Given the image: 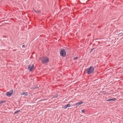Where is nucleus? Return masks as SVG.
Masks as SVG:
<instances>
[{
	"mask_svg": "<svg viewBox=\"0 0 123 123\" xmlns=\"http://www.w3.org/2000/svg\"><path fill=\"white\" fill-rule=\"evenodd\" d=\"M82 112L83 113H84L85 112V110H83L82 111Z\"/></svg>",
	"mask_w": 123,
	"mask_h": 123,
	"instance_id": "nucleus-15",
	"label": "nucleus"
},
{
	"mask_svg": "<svg viewBox=\"0 0 123 123\" xmlns=\"http://www.w3.org/2000/svg\"><path fill=\"white\" fill-rule=\"evenodd\" d=\"M94 68L92 66H90L86 70V73L88 74H89L92 73L94 71Z\"/></svg>",
	"mask_w": 123,
	"mask_h": 123,
	"instance_id": "nucleus-2",
	"label": "nucleus"
},
{
	"mask_svg": "<svg viewBox=\"0 0 123 123\" xmlns=\"http://www.w3.org/2000/svg\"><path fill=\"white\" fill-rule=\"evenodd\" d=\"M34 66L33 64L32 65H29L28 67V68L29 70V71H32L33 69L34 68Z\"/></svg>",
	"mask_w": 123,
	"mask_h": 123,
	"instance_id": "nucleus-4",
	"label": "nucleus"
},
{
	"mask_svg": "<svg viewBox=\"0 0 123 123\" xmlns=\"http://www.w3.org/2000/svg\"><path fill=\"white\" fill-rule=\"evenodd\" d=\"M40 60L42 61V63L44 64L47 63L49 61V58L46 57H41L40 58Z\"/></svg>",
	"mask_w": 123,
	"mask_h": 123,
	"instance_id": "nucleus-1",
	"label": "nucleus"
},
{
	"mask_svg": "<svg viewBox=\"0 0 123 123\" xmlns=\"http://www.w3.org/2000/svg\"><path fill=\"white\" fill-rule=\"evenodd\" d=\"M28 93L27 92H23L21 94V95H24L25 96L28 95Z\"/></svg>",
	"mask_w": 123,
	"mask_h": 123,
	"instance_id": "nucleus-6",
	"label": "nucleus"
},
{
	"mask_svg": "<svg viewBox=\"0 0 123 123\" xmlns=\"http://www.w3.org/2000/svg\"><path fill=\"white\" fill-rule=\"evenodd\" d=\"M34 11L35 12H37V11H36L35 10V9H34Z\"/></svg>",
	"mask_w": 123,
	"mask_h": 123,
	"instance_id": "nucleus-19",
	"label": "nucleus"
},
{
	"mask_svg": "<svg viewBox=\"0 0 123 123\" xmlns=\"http://www.w3.org/2000/svg\"><path fill=\"white\" fill-rule=\"evenodd\" d=\"M60 54L62 57H65L66 55V53L65 50L64 49H61L60 52Z\"/></svg>",
	"mask_w": 123,
	"mask_h": 123,
	"instance_id": "nucleus-3",
	"label": "nucleus"
},
{
	"mask_svg": "<svg viewBox=\"0 0 123 123\" xmlns=\"http://www.w3.org/2000/svg\"><path fill=\"white\" fill-rule=\"evenodd\" d=\"M83 103V102H80L76 104L75 105H81Z\"/></svg>",
	"mask_w": 123,
	"mask_h": 123,
	"instance_id": "nucleus-8",
	"label": "nucleus"
},
{
	"mask_svg": "<svg viewBox=\"0 0 123 123\" xmlns=\"http://www.w3.org/2000/svg\"><path fill=\"white\" fill-rule=\"evenodd\" d=\"M62 108H64L65 109H66L67 108V107L66 105H65V106L63 107Z\"/></svg>",
	"mask_w": 123,
	"mask_h": 123,
	"instance_id": "nucleus-11",
	"label": "nucleus"
},
{
	"mask_svg": "<svg viewBox=\"0 0 123 123\" xmlns=\"http://www.w3.org/2000/svg\"><path fill=\"white\" fill-rule=\"evenodd\" d=\"M77 58H78V57H76L74 58V59H76Z\"/></svg>",
	"mask_w": 123,
	"mask_h": 123,
	"instance_id": "nucleus-17",
	"label": "nucleus"
},
{
	"mask_svg": "<svg viewBox=\"0 0 123 123\" xmlns=\"http://www.w3.org/2000/svg\"><path fill=\"white\" fill-rule=\"evenodd\" d=\"M6 101H1L0 102V103L1 104L3 103H4Z\"/></svg>",
	"mask_w": 123,
	"mask_h": 123,
	"instance_id": "nucleus-12",
	"label": "nucleus"
},
{
	"mask_svg": "<svg viewBox=\"0 0 123 123\" xmlns=\"http://www.w3.org/2000/svg\"><path fill=\"white\" fill-rule=\"evenodd\" d=\"M57 96H58L57 95H56L54 96V98L56 97H57Z\"/></svg>",
	"mask_w": 123,
	"mask_h": 123,
	"instance_id": "nucleus-16",
	"label": "nucleus"
},
{
	"mask_svg": "<svg viewBox=\"0 0 123 123\" xmlns=\"http://www.w3.org/2000/svg\"><path fill=\"white\" fill-rule=\"evenodd\" d=\"M43 99H42L41 100V101H43Z\"/></svg>",
	"mask_w": 123,
	"mask_h": 123,
	"instance_id": "nucleus-20",
	"label": "nucleus"
},
{
	"mask_svg": "<svg viewBox=\"0 0 123 123\" xmlns=\"http://www.w3.org/2000/svg\"><path fill=\"white\" fill-rule=\"evenodd\" d=\"M13 92V90L12 89L10 90V92H7L6 93V95L7 96L10 97L11 95L12 94Z\"/></svg>",
	"mask_w": 123,
	"mask_h": 123,
	"instance_id": "nucleus-5",
	"label": "nucleus"
},
{
	"mask_svg": "<svg viewBox=\"0 0 123 123\" xmlns=\"http://www.w3.org/2000/svg\"><path fill=\"white\" fill-rule=\"evenodd\" d=\"M20 110H18V111H15L14 112V113L15 114H16V113H18L19 112H20Z\"/></svg>",
	"mask_w": 123,
	"mask_h": 123,
	"instance_id": "nucleus-9",
	"label": "nucleus"
},
{
	"mask_svg": "<svg viewBox=\"0 0 123 123\" xmlns=\"http://www.w3.org/2000/svg\"><path fill=\"white\" fill-rule=\"evenodd\" d=\"M116 99V98H114L112 99H110L107 100H106L107 101H114Z\"/></svg>",
	"mask_w": 123,
	"mask_h": 123,
	"instance_id": "nucleus-7",
	"label": "nucleus"
},
{
	"mask_svg": "<svg viewBox=\"0 0 123 123\" xmlns=\"http://www.w3.org/2000/svg\"><path fill=\"white\" fill-rule=\"evenodd\" d=\"M94 49H95V48H93L92 49L90 52V53H91L92 50H93Z\"/></svg>",
	"mask_w": 123,
	"mask_h": 123,
	"instance_id": "nucleus-14",
	"label": "nucleus"
},
{
	"mask_svg": "<svg viewBox=\"0 0 123 123\" xmlns=\"http://www.w3.org/2000/svg\"><path fill=\"white\" fill-rule=\"evenodd\" d=\"M67 107H70L71 106V105H70V104H68L66 105Z\"/></svg>",
	"mask_w": 123,
	"mask_h": 123,
	"instance_id": "nucleus-10",
	"label": "nucleus"
},
{
	"mask_svg": "<svg viewBox=\"0 0 123 123\" xmlns=\"http://www.w3.org/2000/svg\"><path fill=\"white\" fill-rule=\"evenodd\" d=\"M40 12V10H38L36 12L39 13Z\"/></svg>",
	"mask_w": 123,
	"mask_h": 123,
	"instance_id": "nucleus-13",
	"label": "nucleus"
},
{
	"mask_svg": "<svg viewBox=\"0 0 123 123\" xmlns=\"http://www.w3.org/2000/svg\"><path fill=\"white\" fill-rule=\"evenodd\" d=\"M22 47L23 48L24 47H25V45H23L22 46Z\"/></svg>",
	"mask_w": 123,
	"mask_h": 123,
	"instance_id": "nucleus-18",
	"label": "nucleus"
},
{
	"mask_svg": "<svg viewBox=\"0 0 123 123\" xmlns=\"http://www.w3.org/2000/svg\"><path fill=\"white\" fill-rule=\"evenodd\" d=\"M35 88H34V89H35Z\"/></svg>",
	"mask_w": 123,
	"mask_h": 123,
	"instance_id": "nucleus-21",
	"label": "nucleus"
}]
</instances>
